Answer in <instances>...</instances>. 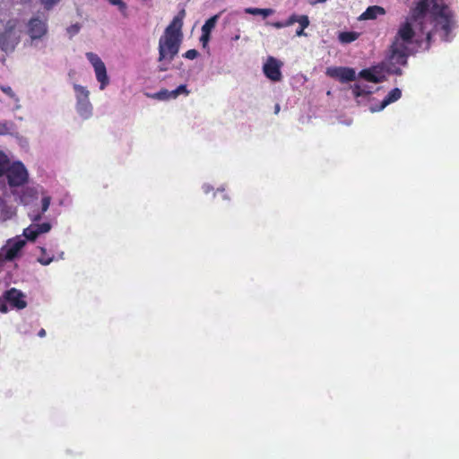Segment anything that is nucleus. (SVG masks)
Here are the masks:
<instances>
[{
    "mask_svg": "<svg viewBox=\"0 0 459 459\" xmlns=\"http://www.w3.org/2000/svg\"><path fill=\"white\" fill-rule=\"evenodd\" d=\"M305 29L306 28H303L302 25H299V29L297 30L296 35L299 36V37L305 36L306 35V33L304 32Z\"/></svg>",
    "mask_w": 459,
    "mask_h": 459,
    "instance_id": "nucleus-34",
    "label": "nucleus"
},
{
    "mask_svg": "<svg viewBox=\"0 0 459 459\" xmlns=\"http://www.w3.org/2000/svg\"><path fill=\"white\" fill-rule=\"evenodd\" d=\"M213 189V187L209 184H204L203 185V190L205 194H208Z\"/></svg>",
    "mask_w": 459,
    "mask_h": 459,
    "instance_id": "nucleus-33",
    "label": "nucleus"
},
{
    "mask_svg": "<svg viewBox=\"0 0 459 459\" xmlns=\"http://www.w3.org/2000/svg\"><path fill=\"white\" fill-rule=\"evenodd\" d=\"M199 53L195 49H189L185 54L184 56L187 59L193 60L198 56Z\"/></svg>",
    "mask_w": 459,
    "mask_h": 459,
    "instance_id": "nucleus-30",
    "label": "nucleus"
},
{
    "mask_svg": "<svg viewBox=\"0 0 459 459\" xmlns=\"http://www.w3.org/2000/svg\"><path fill=\"white\" fill-rule=\"evenodd\" d=\"M272 26H273L276 29H281V28L286 27L285 22H273Z\"/></svg>",
    "mask_w": 459,
    "mask_h": 459,
    "instance_id": "nucleus-32",
    "label": "nucleus"
},
{
    "mask_svg": "<svg viewBox=\"0 0 459 459\" xmlns=\"http://www.w3.org/2000/svg\"><path fill=\"white\" fill-rule=\"evenodd\" d=\"M48 33V18L45 15L35 14L25 23L24 46L39 51H44L47 48Z\"/></svg>",
    "mask_w": 459,
    "mask_h": 459,
    "instance_id": "nucleus-3",
    "label": "nucleus"
},
{
    "mask_svg": "<svg viewBox=\"0 0 459 459\" xmlns=\"http://www.w3.org/2000/svg\"><path fill=\"white\" fill-rule=\"evenodd\" d=\"M16 134V126L11 120H0V135H13Z\"/></svg>",
    "mask_w": 459,
    "mask_h": 459,
    "instance_id": "nucleus-19",
    "label": "nucleus"
},
{
    "mask_svg": "<svg viewBox=\"0 0 459 459\" xmlns=\"http://www.w3.org/2000/svg\"><path fill=\"white\" fill-rule=\"evenodd\" d=\"M326 74L332 78L340 80L342 82H347L356 80L355 70L349 67H328Z\"/></svg>",
    "mask_w": 459,
    "mask_h": 459,
    "instance_id": "nucleus-13",
    "label": "nucleus"
},
{
    "mask_svg": "<svg viewBox=\"0 0 459 459\" xmlns=\"http://www.w3.org/2000/svg\"><path fill=\"white\" fill-rule=\"evenodd\" d=\"M50 202L51 197L48 195L42 194L40 210L33 209L29 212V217L33 223L23 230V236L26 239L34 241L40 234L48 233L51 230V224L49 222H44L41 224L35 223L41 220L42 215L49 208Z\"/></svg>",
    "mask_w": 459,
    "mask_h": 459,
    "instance_id": "nucleus-6",
    "label": "nucleus"
},
{
    "mask_svg": "<svg viewBox=\"0 0 459 459\" xmlns=\"http://www.w3.org/2000/svg\"><path fill=\"white\" fill-rule=\"evenodd\" d=\"M85 56L94 70L96 80L100 83V90H105L110 82L105 63L93 52H87Z\"/></svg>",
    "mask_w": 459,
    "mask_h": 459,
    "instance_id": "nucleus-9",
    "label": "nucleus"
},
{
    "mask_svg": "<svg viewBox=\"0 0 459 459\" xmlns=\"http://www.w3.org/2000/svg\"><path fill=\"white\" fill-rule=\"evenodd\" d=\"M359 37V33L353 31H345L339 34V40L343 44H348L356 40Z\"/></svg>",
    "mask_w": 459,
    "mask_h": 459,
    "instance_id": "nucleus-22",
    "label": "nucleus"
},
{
    "mask_svg": "<svg viewBox=\"0 0 459 459\" xmlns=\"http://www.w3.org/2000/svg\"><path fill=\"white\" fill-rule=\"evenodd\" d=\"M3 300L6 301L13 308L19 310L27 307L26 295L15 288L6 290L1 297V301Z\"/></svg>",
    "mask_w": 459,
    "mask_h": 459,
    "instance_id": "nucleus-11",
    "label": "nucleus"
},
{
    "mask_svg": "<svg viewBox=\"0 0 459 459\" xmlns=\"http://www.w3.org/2000/svg\"><path fill=\"white\" fill-rule=\"evenodd\" d=\"M25 244V239L20 236L9 239L0 250V258L7 261L14 259Z\"/></svg>",
    "mask_w": 459,
    "mask_h": 459,
    "instance_id": "nucleus-10",
    "label": "nucleus"
},
{
    "mask_svg": "<svg viewBox=\"0 0 459 459\" xmlns=\"http://www.w3.org/2000/svg\"><path fill=\"white\" fill-rule=\"evenodd\" d=\"M41 252H42L43 255L39 257L38 261L43 265H48L54 260V258L45 256L46 249L44 247H41Z\"/></svg>",
    "mask_w": 459,
    "mask_h": 459,
    "instance_id": "nucleus-27",
    "label": "nucleus"
},
{
    "mask_svg": "<svg viewBox=\"0 0 459 459\" xmlns=\"http://www.w3.org/2000/svg\"><path fill=\"white\" fill-rule=\"evenodd\" d=\"M279 110H280V107H279V105H276V107H275V113H278Z\"/></svg>",
    "mask_w": 459,
    "mask_h": 459,
    "instance_id": "nucleus-37",
    "label": "nucleus"
},
{
    "mask_svg": "<svg viewBox=\"0 0 459 459\" xmlns=\"http://www.w3.org/2000/svg\"><path fill=\"white\" fill-rule=\"evenodd\" d=\"M284 22H285L286 27L290 26V25L294 24L295 22H298L299 25H302L303 28H307L309 25V19L307 15L298 16L296 14H292Z\"/></svg>",
    "mask_w": 459,
    "mask_h": 459,
    "instance_id": "nucleus-20",
    "label": "nucleus"
},
{
    "mask_svg": "<svg viewBox=\"0 0 459 459\" xmlns=\"http://www.w3.org/2000/svg\"><path fill=\"white\" fill-rule=\"evenodd\" d=\"M109 4L117 6L118 11L123 14L126 15L127 11V4L122 1V0H105Z\"/></svg>",
    "mask_w": 459,
    "mask_h": 459,
    "instance_id": "nucleus-25",
    "label": "nucleus"
},
{
    "mask_svg": "<svg viewBox=\"0 0 459 459\" xmlns=\"http://www.w3.org/2000/svg\"><path fill=\"white\" fill-rule=\"evenodd\" d=\"M186 17L185 9L180 10L173 18L169 25L165 29L164 33L159 39L158 62L173 61L178 54L182 40L183 21Z\"/></svg>",
    "mask_w": 459,
    "mask_h": 459,
    "instance_id": "nucleus-2",
    "label": "nucleus"
},
{
    "mask_svg": "<svg viewBox=\"0 0 459 459\" xmlns=\"http://www.w3.org/2000/svg\"><path fill=\"white\" fill-rule=\"evenodd\" d=\"M282 63L273 56H269L264 64L263 71L265 76L273 82L281 80V67Z\"/></svg>",
    "mask_w": 459,
    "mask_h": 459,
    "instance_id": "nucleus-12",
    "label": "nucleus"
},
{
    "mask_svg": "<svg viewBox=\"0 0 459 459\" xmlns=\"http://www.w3.org/2000/svg\"><path fill=\"white\" fill-rule=\"evenodd\" d=\"M180 94H184L186 96L189 94V91L184 84L179 85L176 90L172 91V99H177Z\"/></svg>",
    "mask_w": 459,
    "mask_h": 459,
    "instance_id": "nucleus-26",
    "label": "nucleus"
},
{
    "mask_svg": "<svg viewBox=\"0 0 459 459\" xmlns=\"http://www.w3.org/2000/svg\"><path fill=\"white\" fill-rule=\"evenodd\" d=\"M359 79L350 87L351 94L357 99L359 104L361 103V99H366L371 94L373 86L368 84V82H380L384 80L385 74L383 69L378 66H375L370 69L362 70L359 74Z\"/></svg>",
    "mask_w": 459,
    "mask_h": 459,
    "instance_id": "nucleus-5",
    "label": "nucleus"
},
{
    "mask_svg": "<svg viewBox=\"0 0 459 459\" xmlns=\"http://www.w3.org/2000/svg\"><path fill=\"white\" fill-rule=\"evenodd\" d=\"M2 92L5 95V99L1 100V102L4 103L9 108L14 112L21 109V100L17 94L10 86L3 85L0 87Z\"/></svg>",
    "mask_w": 459,
    "mask_h": 459,
    "instance_id": "nucleus-14",
    "label": "nucleus"
},
{
    "mask_svg": "<svg viewBox=\"0 0 459 459\" xmlns=\"http://www.w3.org/2000/svg\"><path fill=\"white\" fill-rule=\"evenodd\" d=\"M4 176L6 177L8 185L12 188L23 186L29 179L28 170L21 161L9 163Z\"/></svg>",
    "mask_w": 459,
    "mask_h": 459,
    "instance_id": "nucleus-8",
    "label": "nucleus"
},
{
    "mask_svg": "<svg viewBox=\"0 0 459 459\" xmlns=\"http://www.w3.org/2000/svg\"><path fill=\"white\" fill-rule=\"evenodd\" d=\"M172 61H164V62H159L160 63V65L158 67L159 71L160 72H166L169 70V65L171 63Z\"/></svg>",
    "mask_w": 459,
    "mask_h": 459,
    "instance_id": "nucleus-31",
    "label": "nucleus"
},
{
    "mask_svg": "<svg viewBox=\"0 0 459 459\" xmlns=\"http://www.w3.org/2000/svg\"><path fill=\"white\" fill-rule=\"evenodd\" d=\"M326 1L327 0H311L310 1V4L315 5V4H317L325 3Z\"/></svg>",
    "mask_w": 459,
    "mask_h": 459,
    "instance_id": "nucleus-35",
    "label": "nucleus"
},
{
    "mask_svg": "<svg viewBox=\"0 0 459 459\" xmlns=\"http://www.w3.org/2000/svg\"><path fill=\"white\" fill-rule=\"evenodd\" d=\"M220 18V13H217L209 18L204 24L202 26V35L200 37V42L204 48L208 47V43L211 39V32L215 28Z\"/></svg>",
    "mask_w": 459,
    "mask_h": 459,
    "instance_id": "nucleus-15",
    "label": "nucleus"
},
{
    "mask_svg": "<svg viewBox=\"0 0 459 459\" xmlns=\"http://www.w3.org/2000/svg\"><path fill=\"white\" fill-rule=\"evenodd\" d=\"M38 188L28 186L22 190V194L20 196V201L23 205L29 206L38 199Z\"/></svg>",
    "mask_w": 459,
    "mask_h": 459,
    "instance_id": "nucleus-17",
    "label": "nucleus"
},
{
    "mask_svg": "<svg viewBox=\"0 0 459 459\" xmlns=\"http://www.w3.org/2000/svg\"><path fill=\"white\" fill-rule=\"evenodd\" d=\"M401 96H402L401 90L398 88H394L387 94V96L382 100V102L380 103V105L378 107L372 105L369 107V110L372 113L380 111V110L384 109L389 104L397 101L401 98Z\"/></svg>",
    "mask_w": 459,
    "mask_h": 459,
    "instance_id": "nucleus-16",
    "label": "nucleus"
},
{
    "mask_svg": "<svg viewBox=\"0 0 459 459\" xmlns=\"http://www.w3.org/2000/svg\"><path fill=\"white\" fill-rule=\"evenodd\" d=\"M152 98L159 100H167L172 99V91L163 89L156 93L151 95Z\"/></svg>",
    "mask_w": 459,
    "mask_h": 459,
    "instance_id": "nucleus-24",
    "label": "nucleus"
},
{
    "mask_svg": "<svg viewBox=\"0 0 459 459\" xmlns=\"http://www.w3.org/2000/svg\"><path fill=\"white\" fill-rule=\"evenodd\" d=\"M385 14V10L379 5H372L366 9V11L359 16L360 21L375 20L378 16Z\"/></svg>",
    "mask_w": 459,
    "mask_h": 459,
    "instance_id": "nucleus-18",
    "label": "nucleus"
},
{
    "mask_svg": "<svg viewBox=\"0 0 459 459\" xmlns=\"http://www.w3.org/2000/svg\"><path fill=\"white\" fill-rule=\"evenodd\" d=\"M22 28L18 19L4 15L0 29V50L12 53L21 41Z\"/></svg>",
    "mask_w": 459,
    "mask_h": 459,
    "instance_id": "nucleus-4",
    "label": "nucleus"
},
{
    "mask_svg": "<svg viewBox=\"0 0 459 459\" xmlns=\"http://www.w3.org/2000/svg\"><path fill=\"white\" fill-rule=\"evenodd\" d=\"M75 98V110L82 119H89L93 114V106L90 100V91L78 83L73 84Z\"/></svg>",
    "mask_w": 459,
    "mask_h": 459,
    "instance_id": "nucleus-7",
    "label": "nucleus"
},
{
    "mask_svg": "<svg viewBox=\"0 0 459 459\" xmlns=\"http://www.w3.org/2000/svg\"><path fill=\"white\" fill-rule=\"evenodd\" d=\"M238 39H239V35H236V36L233 38V39H234V40H238Z\"/></svg>",
    "mask_w": 459,
    "mask_h": 459,
    "instance_id": "nucleus-38",
    "label": "nucleus"
},
{
    "mask_svg": "<svg viewBox=\"0 0 459 459\" xmlns=\"http://www.w3.org/2000/svg\"><path fill=\"white\" fill-rule=\"evenodd\" d=\"M80 25L78 23H75L67 28V32L71 37H73L80 31Z\"/></svg>",
    "mask_w": 459,
    "mask_h": 459,
    "instance_id": "nucleus-28",
    "label": "nucleus"
},
{
    "mask_svg": "<svg viewBox=\"0 0 459 459\" xmlns=\"http://www.w3.org/2000/svg\"><path fill=\"white\" fill-rule=\"evenodd\" d=\"M40 3L44 5V7L48 10L51 9L55 4H56L60 0H39Z\"/></svg>",
    "mask_w": 459,
    "mask_h": 459,
    "instance_id": "nucleus-29",
    "label": "nucleus"
},
{
    "mask_svg": "<svg viewBox=\"0 0 459 459\" xmlns=\"http://www.w3.org/2000/svg\"><path fill=\"white\" fill-rule=\"evenodd\" d=\"M454 26L447 6L439 5L437 0H419L402 22L391 45V54L386 71L401 74L396 65H404L409 55L419 48L427 49L432 32L440 30L441 38L449 41V32Z\"/></svg>",
    "mask_w": 459,
    "mask_h": 459,
    "instance_id": "nucleus-1",
    "label": "nucleus"
},
{
    "mask_svg": "<svg viewBox=\"0 0 459 459\" xmlns=\"http://www.w3.org/2000/svg\"><path fill=\"white\" fill-rule=\"evenodd\" d=\"M10 163V160L7 154L0 149V177H3L6 169H8V164Z\"/></svg>",
    "mask_w": 459,
    "mask_h": 459,
    "instance_id": "nucleus-23",
    "label": "nucleus"
},
{
    "mask_svg": "<svg viewBox=\"0 0 459 459\" xmlns=\"http://www.w3.org/2000/svg\"><path fill=\"white\" fill-rule=\"evenodd\" d=\"M245 13L252 15H262L263 17H268L274 13V10L271 8H254L248 7L245 9Z\"/></svg>",
    "mask_w": 459,
    "mask_h": 459,
    "instance_id": "nucleus-21",
    "label": "nucleus"
},
{
    "mask_svg": "<svg viewBox=\"0 0 459 459\" xmlns=\"http://www.w3.org/2000/svg\"><path fill=\"white\" fill-rule=\"evenodd\" d=\"M38 334L39 337H44L46 335V331L44 329H41L39 330Z\"/></svg>",
    "mask_w": 459,
    "mask_h": 459,
    "instance_id": "nucleus-36",
    "label": "nucleus"
}]
</instances>
